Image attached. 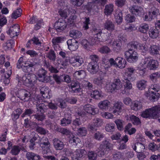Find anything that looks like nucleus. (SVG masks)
Masks as SVG:
<instances>
[{"label": "nucleus", "mask_w": 160, "mask_h": 160, "mask_svg": "<svg viewBox=\"0 0 160 160\" xmlns=\"http://www.w3.org/2000/svg\"><path fill=\"white\" fill-rule=\"evenodd\" d=\"M24 62L23 58L22 57H21L18 61L17 63V68L18 69H22V70L25 72H29L31 68L33 67L36 65V63L31 62L30 61H27L24 63L23 65L22 63Z\"/></svg>", "instance_id": "obj_1"}, {"label": "nucleus", "mask_w": 160, "mask_h": 160, "mask_svg": "<svg viewBox=\"0 0 160 160\" xmlns=\"http://www.w3.org/2000/svg\"><path fill=\"white\" fill-rule=\"evenodd\" d=\"M40 147L42 150V153L44 154H47L51 151V145L48 139L46 137H43L40 138L38 141Z\"/></svg>", "instance_id": "obj_2"}, {"label": "nucleus", "mask_w": 160, "mask_h": 160, "mask_svg": "<svg viewBox=\"0 0 160 160\" xmlns=\"http://www.w3.org/2000/svg\"><path fill=\"white\" fill-rule=\"evenodd\" d=\"M155 106L146 109L142 112L141 116L144 118L149 119H156L159 117V115L156 114Z\"/></svg>", "instance_id": "obj_3"}, {"label": "nucleus", "mask_w": 160, "mask_h": 160, "mask_svg": "<svg viewBox=\"0 0 160 160\" xmlns=\"http://www.w3.org/2000/svg\"><path fill=\"white\" fill-rule=\"evenodd\" d=\"M36 79V76L34 74H28L23 76L18 79V82L22 83L26 86L29 87L32 82Z\"/></svg>", "instance_id": "obj_4"}, {"label": "nucleus", "mask_w": 160, "mask_h": 160, "mask_svg": "<svg viewBox=\"0 0 160 160\" xmlns=\"http://www.w3.org/2000/svg\"><path fill=\"white\" fill-rule=\"evenodd\" d=\"M124 55L126 60L130 63L135 62L138 59V54L132 49H129L128 51H126Z\"/></svg>", "instance_id": "obj_5"}, {"label": "nucleus", "mask_w": 160, "mask_h": 160, "mask_svg": "<svg viewBox=\"0 0 160 160\" xmlns=\"http://www.w3.org/2000/svg\"><path fill=\"white\" fill-rule=\"evenodd\" d=\"M122 87V82L119 79H114V82L109 83L106 86V88L108 92H113L115 90L120 89Z\"/></svg>", "instance_id": "obj_6"}, {"label": "nucleus", "mask_w": 160, "mask_h": 160, "mask_svg": "<svg viewBox=\"0 0 160 160\" xmlns=\"http://www.w3.org/2000/svg\"><path fill=\"white\" fill-rule=\"evenodd\" d=\"M141 61L146 68H148L150 70L155 69L158 66L157 61L149 58H145Z\"/></svg>", "instance_id": "obj_7"}, {"label": "nucleus", "mask_w": 160, "mask_h": 160, "mask_svg": "<svg viewBox=\"0 0 160 160\" xmlns=\"http://www.w3.org/2000/svg\"><path fill=\"white\" fill-rule=\"evenodd\" d=\"M47 72L43 68L39 69L38 72V80L42 82H47L50 81L51 77L46 75Z\"/></svg>", "instance_id": "obj_8"}, {"label": "nucleus", "mask_w": 160, "mask_h": 160, "mask_svg": "<svg viewBox=\"0 0 160 160\" xmlns=\"http://www.w3.org/2000/svg\"><path fill=\"white\" fill-rule=\"evenodd\" d=\"M17 95L18 98L23 101L27 102L30 99L31 94L30 92L22 89L18 91Z\"/></svg>", "instance_id": "obj_9"}, {"label": "nucleus", "mask_w": 160, "mask_h": 160, "mask_svg": "<svg viewBox=\"0 0 160 160\" xmlns=\"http://www.w3.org/2000/svg\"><path fill=\"white\" fill-rule=\"evenodd\" d=\"M92 34L94 36V37L91 39V43L93 44L98 40L100 41L101 39L100 35L102 31L99 29L93 28L92 30Z\"/></svg>", "instance_id": "obj_10"}, {"label": "nucleus", "mask_w": 160, "mask_h": 160, "mask_svg": "<svg viewBox=\"0 0 160 160\" xmlns=\"http://www.w3.org/2000/svg\"><path fill=\"white\" fill-rule=\"evenodd\" d=\"M66 22L62 19H59L54 25V27L58 32H61L66 28Z\"/></svg>", "instance_id": "obj_11"}, {"label": "nucleus", "mask_w": 160, "mask_h": 160, "mask_svg": "<svg viewBox=\"0 0 160 160\" xmlns=\"http://www.w3.org/2000/svg\"><path fill=\"white\" fill-rule=\"evenodd\" d=\"M20 31L19 27L18 24H15L11 27L7 33L10 35L11 38H12L17 36Z\"/></svg>", "instance_id": "obj_12"}, {"label": "nucleus", "mask_w": 160, "mask_h": 160, "mask_svg": "<svg viewBox=\"0 0 160 160\" xmlns=\"http://www.w3.org/2000/svg\"><path fill=\"white\" fill-rule=\"evenodd\" d=\"M112 147V144L110 143L109 142L106 140L102 142V143L99 147V150H101L103 153L102 155H104L106 150H110Z\"/></svg>", "instance_id": "obj_13"}, {"label": "nucleus", "mask_w": 160, "mask_h": 160, "mask_svg": "<svg viewBox=\"0 0 160 160\" xmlns=\"http://www.w3.org/2000/svg\"><path fill=\"white\" fill-rule=\"evenodd\" d=\"M84 110L87 113L92 115H94L98 112V109L92 105L87 104L83 107Z\"/></svg>", "instance_id": "obj_14"}, {"label": "nucleus", "mask_w": 160, "mask_h": 160, "mask_svg": "<svg viewBox=\"0 0 160 160\" xmlns=\"http://www.w3.org/2000/svg\"><path fill=\"white\" fill-rule=\"evenodd\" d=\"M130 12L133 14L141 16L144 12L143 9L140 6L133 5L129 8Z\"/></svg>", "instance_id": "obj_15"}, {"label": "nucleus", "mask_w": 160, "mask_h": 160, "mask_svg": "<svg viewBox=\"0 0 160 160\" xmlns=\"http://www.w3.org/2000/svg\"><path fill=\"white\" fill-rule=\"evenodd\" d=\"M88 70L92 74L96 73L99 70V66L98 63L92 62L89 63L88 66Z\"/></svg>", "instance_id": "obj_16"}, {"label": "nucleus", "mask_w": 160, "mask_h": 160, "mask_svg": "<svg viewBox=\"0 0 160 160\" xmlns=\"http://www.w3.org/2000/svg\"><path fill=\"white\" fill-rule=\"evenodd\" d=\"M93 83L99 87L103 86L105 83L104 74L101 73L98 77L95 78L93 80Z\"/></svg>", "instance_id": "obj_17"}, {"label": "nucleus", "mask_w": 160, "mask_h": 160, "mask_svg": "<svg viewBox=\"0 0 160 160\" xmlns=\"http://www.w3.org/2000/svg\"><path fill=\"white\" fill-rule=\"evenodd\" d=\"M67 44L68 49L71 51H75L78 48V42L74 39L68 40Z\"/></svg>", "instance_id": "obj_18"}, {"label": "nucleus", "mask_w": 160, "mask_h": 160, "mask_svg": "<svg viewBox=\"0 0 160 160\" xmlns=\"http://www.w3.org/2000/svg\"><path fill=\"white\" fill-rule=\"evenodd\" d=\"M85 151L83 149H78L74 152L72 156L73 160H80L85 155Z\"/></svg>", "instance_id": "obj_19"}, {"label": "nucleus", "mask_w": 160, "mask_h": 160, "mask_svg": "<svg viewBox=\"0 0 160 160\" xmlns=\"http://www.w3.org/2000/svg\"><path fill=\"white\" fill-rule=\"evenodd\" d=\"M123 106L122 103L121 102H115L113 106L114 110L113 113L116 115L120 114L122 111V107Z\"/></svg>", "instance_id": "obj_20"}, {"label": "nucleus", "mask_w": 160, "mask_h": 160, "mask_svg": "<svg viewBox=\"0 0 160 160\" xmlns=\"http://www.w3.org/2000/svg\"><path fill=\"white\" fill-rule=\"evenodd\" d=\"M53 145L56 150H61L63 149L64 146L62 142L57 138H54L52 141Z\"/></svg>", "instance_id": "obj_21"}, {"label": "nucleus", "mask_w": 160, "mask_h": 160, "mask_svg": "<svg viewBox=\"0 0 160 160\" xmlns=\"http://www.w3.org/2000/svg\"><path fill=\"white\" fill-rule=\"evenodd\" d=\"M83 62V58L79 56H74L69 58V63L74 66V63L78 66H80Z\"/></svg>", "instance_id": "obj_22"}, {"label": "nucleus", "mask_w": 160, "mask_h": 160, "mask_svg": "<svg viewBox=\"0 0 160 160\" xmlns=\"http://www.w3.org/2000/svg\"><path fill=\"white\" fill-rule=\"evenodd\" d=\"M71 114L69 113H65L64 118L61 120V124L62 126H65L70 124L71 122Z\"/></svg>", "instance_id": "obj_23"}, {"label": "nucleus", "mask_w": 160, "mask_h": 160, "mask_svg": "<svg viewBox=\"0 0 160 160\" xmlns=\"http://www.w3.org/2000/svg\"><path fill=\"white\" fill-rule=\"evenodd\" d=\"M126 61L124 59L120 57H118L116 59V67L120 68H124L126 65Z\"/></svg>", "instance_id": "obj_24"}, {"label": "nucleus", "mask_w": 160, "mask_h": 160, "mask_svg": "<svg viewBox=\"0 0 160 160\" xmlns=\"http://www.w3.org/2000/svg\"><path fill=\"white\" fill-rule=\"evenodd\" d=\"M114 18L118 24H120L122 21V13L120 10H117L114 14Z\"/></svg>", "instance_id": "obj_25"}, {"label": "nucleus", "mask_w": 160, "mask_h": 160, "mask_svg": "<svg viewBox=\"0 0 160 160\" xmlns=\"http://www.w3.org/2000/svg\"><path fill=\"white\" fill-rule=\"evenodd\" d=\"M26 158L28 160H40V156L33 152H28L26 154Z\"/></svg>", "instance_id": "obj_26"}, {"label": "nucleus", "mask_w": 160, "mask_h": 160, "mask_svg": "<svg viewBox=\"0 0 160 160\" xmlns=\"http://www.w3.org/2000/svg\"><path fill=\"white\" fill-rule=\"evenodd\" d=\"M159 31L156 27L151 28L149 31L150 37L153 39L157 38L158 36Z\"/></svg>", "instance_id": "obj_27"}, {"label": "nucleus", "mask_w": 160, "mask_h": 160, "mask_svg": "<svg viewBox=\"0 0 160 160\" xmlns=\"http://www.w3.org/2000/svg\"><path fill=\"white\" fill-rule=\"evenodd\" d=\"M132 147L134 150L138 153H140L143 151L145 148L144 145L140 142L136 143Z\"/></svg>", "instance_id": "obj_28"}, {"label": "nucleus", "mask_w": 160, "mask_h": 160, "mask_svg": "<svg viewBox=\"0 0 160 160\" xmlns=\"http://www.w3.org/2000/svg\"><path fill=\"white\" fill-rule=\"evenodd\" d=\"M110 104V102L108 100H104L100 102L98 106L101 109L106 110L108 109Z\"/></svg>", "instance_id": "obj_29"}, {"label": "nucleus", "mask_w": 160, "mask_h": 160, "mask_svg": "<svg viewBox=\"0 0 160 160\" xmlns=\"http://www.w3.org/2000/svg\"><path fill=\"white\" fill-rule=\"evenodd\" d=\"M115 27L113 22L108 20H107L104 24V28L109 31H112L114 30Z\"/></svg>", "instance_id": "obj_30"}, {"label": "nucleus", "mask_w": 160, "mask_h": 160, "mask_svg": "<svg viewBox=\"0 0 160 160\" xmlns=\"http://www.w3.org/2000/svg\"><path fill=\"white\" fill-rule=\"evenodd\" d=\"M114 5L112 4H109L105 6L104 12L106 15H110L114 10Z\"/></svg>", "instance_id": "obj_31"}, {"label": "nucleus", "mask_w": 160, "mask_h": 160, "mask_svg": "<svg viewBox=\"0 0 160 160\" xmlns=\"http://www.w3.org/2000/svg\"><path fill=\"white\" fill-rule=\"evenodd\" d=\"M131 107L132 109L138 111L142 108V103L140 101H135L132 103Z\"/></svg>", "instance_id": "obj_32"}, {"label": "nucleus", "mask_w": 160, "mask_h": 160, "mask_svg": "<svg viewBox=\"0 0 160 160\" xmlns=\"http://www.w3.org/2000/svg\"><path fill=\"white\" fill-rule=\"evenodd\" d=\"M73 75L77 79H82L85 78L86 74L84 71L81 70L75 72Z\"/></svg>", "instance_id": "obj_33"}, {"label": "nucleus", "mask_w": 160, "mask_h": 160, "mask_svg": "<svg viewBox=\"0 0 160 160\" xmlns=\"http://www.w3.org/2000/svg\"><path fill=\"white\" fill-rule=\"evenodd\" d=\"M146 69V67L141 61L137 67V70L138 71V73L140 76H143L145 74V69Z\"/></svg>", "instance_id": "obj_34"}, {"label": "nucleus", "mask_w": 160, "mask_h": 160, "mask_svg": "<svg viewBox=\"0 0 160 160\" xmlns=\"http://www.w3.org/2000/svg\"><path fill=\"white\" fill-rule=\"evenodd\" d=\"M129 118L132 123L135 125H140L141 121L139 118L134 115H130Z\"/></svg>", "instance_id": "obj_35"}, {"label": "nucleus", "mask_w": 160, "mask_h": 160, "mask_svg": "<svg viewBox=\"0 0 160 160\" xmlns=\"http://www.w3.org/2000/svg\"><path fill=\"white\" fill-rule=\"evenodd\" d=\"M65 38L63 37H55L52 39V42L54 48L56 46L58 43H61L64 40Z\"/></svg>", "instance_id": "obj_36"}, {"label": "nucleus", "mask_w": 160, "mask_h": 160, "mask_svg": "<svg viewBox=\"0 0 160 160\" xmlns=\"http://www.w3.org/2000/svg\"><path fill=\"white\" fill-rule=\"evenodd\" d=\"M148 12L152 17L153 19L156 18L159 14V9L154 7H152L151 8L150 11Z\"/></svg>", "instance_id": "obj_37"}, {"label": "nucleus", "mask_w": 160, "mask_h": 160, "mask_svg": "<svg viewBox=\"0 0 160 160\" xmlns=\"http://www.w3.org/2000/svg\"><path fill=\"white\" fill-rule=\"evenodd\" d=\"M149 26L145 23L141 24L139 26L138 30L140 32L142 33H146L148 30Z\"/></svg>", "instance_id": "obj_38"}, {"label": "nucleus", "mask_w": 160, "mask_h": 160, "mask_svg": "<svg viewBox=\"0 0 160 160\" xmlns=\"http://www.w3.org/2000/svg\"><path fill=\"white\" fill-rule=\"evenodd\" d=\"M160 87L159 85L157 84H154L152 85L150 88L149 89V92L154 93L158 92L160 90Z\"/></svg>", "instance_id": "obj_39"}, {"label": "nucleus", "mask_w": 160, "mask_h": 160, "mask_svg": "<svg viewBox=\"0 0 160 160\" xmlns=\"http://www.w3.org/2000/svg\"><path fill=\"white\" fill-rule=\"evenodd\" d=\"M71 37L75 38H79L82 36V33L78 30H72L70 32Z\"/></svg>", "instance_id": "obj_40"}, {"label": "nucleus", "mask_w": 160, "mask_h": 160, "mask_svg": "<svg viewBox=\"0 0 160 160\" xmlns=\"http://www.w3.org/2000/svg\"><path fill=\"white\" fill-rule=\"evenodd\" d=\"M147 81L141 80L137 82V85L138 88L140 90H143L147 86Z\"/></svg>", "instance_id": "obj_41"}, {"label": "nucleus", "mask_w": 160, "mask_h": 160, "mask_svg": "<svg viewBox=\"0 0 160 160\" xmlns=\"http://www.w3.org/2000/svg\"><path fill=\"white\" fill-rule=\"evenodd\" d=\"M158 46L155 45H152L151 46L149 49V52L151 55H155L159 54Z\"/></svg>", "instance_id": "obj_42"}, {"label": "nucleus", "mask_w": 160, "mask_h": 160, "mask_svg": "<svg viewBox=\"0 0 160 160\" xmlns=\"http://www.w3.org/2000/svg\"><path fill=\"white\" fill-rule=\"evenodd\" d=\"M46 56L50 60L54 61L56 58V55L54 51L50 50L46 54Z\"/></svg>", "instance_id": "obj_43"}, {"label": "nucleus", "mask_w": 160, "mask_h": 160, "mask_svg": "<svg viewBox=\"0 0 160 160\" xmlns=\"http://www.w3.org/2000/svg\"><path fill=\"white\" fill-rule=\"evenodd\" d=\"M32 117H34V118L37 120L38 121H42L45 119V115L43 113H37L35 114L32 115Z\"/></svg>", "instance_id": "obj_44"}, {"label": "nucleus", "mask_w": 160, "mask_h": 160, "mask_svg": "<svg viewBox=\"0 0 160 160\" xmlns=\"http://www.w3.org/2000/svg\"><path fill=\"white\" fill-rule=\"evenodd\" d=\"M87 155L89 160H96L97 159V154L94 151L88 152Z\"/></svg>", "instance_id": "obj_45"}, {"label": "nucleus", "mask_w": 160, "mask_h": 160, "mask_svg": "<svg viewBox=\"0 0 160 160\" xmlns=\"http://www.w3.org/2000/svg\"><path fill=\"white\" fill-rule=\"evenodd\" d=\"M22 10L21 9H18L14 11L12 13L11 16L12 18L16 19L18 17L21 16L22 13Z\"/></svg>", "instance_id": "obj_46"}, {"label": "nucleus", "mask_w": 160, "mask_h": 160, "mask_svg": "<svg viewBox=\"0 0 160 160\" xmlns=\"http://www.w3.org/2000/svg\"><path fill=\"white\" fill-rule=\"evenodd\" d=\"M98 51L102 54H107L110 52L111 50L109 48L105 46L99 48Z\"/></svg>", "instance_id": "obj_47"}, {"label": "nucleus", "mask_w": 160, "mask_h": 160, "mask_svg": "<svg viewBox=\"0 0 160 160\" xmlns=\"http://www.w3.org/2000/svg\"><path fill=\"white\" fill-rule=\"evenodd\" d=\"M123 29L126 32H131L136 30V28L134 25L132 24H126Z\"/></svg>", "instance_id": "obj_48"}, {"label": "nucleus", "mask_w": 160, "mask_h": 160, "mask_svg": "<svg viewBox=\"0 0 160 160\" xmlns=\"http://www.w3.org/2000/svg\"><path fill=\"white\" fill-rule=\"evenodd\" d=\"M125 20L127 22L131 23L135 21V18L133 15L128 14L125 17Z\"/></svg>", "instance_id": "obj_49"}, {"label": "nucleus", "mask_w": 160, "mask_h": 160, "mask_svg": "<svg viewBox=\"0 0 160 160\" xmlns=\"http://www.w3.org/2000/svg\"><path fill=\"white\" fill-rule=\"evenodd\" d=\"M150 79L152 81H156L160 77V72H157L151 74L149 76Z\"/></svg>", "instance_id": "obj_50"}, {"label": "nucleus", "mask_w": 160, "mask_h": 160, "mask_svg": "<svg viewBox=\"0 0 160 160\" xmlns=\"http://www.w3.org/2000/svg\"><path fill=\"white\" fill-rule=\"evenodd\" d=\"M94 138L97 140L100 141L104 137V135L99 132H97L93 135Z\"/></svg>", "instance_id": "obj_51"}, {"label": "nucleus", "mask_w": 160, "mask_h": 160, "mask_svg": "<svg viewBox=\"0 0 160 160\" xmlns=\"http://www.w3.org/2000/svg\"><path fill=\"white\" fill-rule=\"evenodd\" d=\"M46 108V106L44 103H41L37 105V109L38 111L42 113L44 112Z\"/></svg>", "instance_id": "obj_52"}, {"label": "nucleus", "mask_w": 160, "mask_h": 160, "mask_svg": "<svg viewBox=\"0 0 160 160\" xmlns=\"http://www.w3.org/2000/svg\"><path fill=\"white\" fill-rule=\"evenodd\" d=\"M48 88L47 87H43L40 89L41 93L44 98L48 97L47 95L48 94Z\"/></svg>", "instance_id": "obj_53"}, {"label": "nucleus", "mask_w": 160, "mask_h": 160, "mask_svg": "<svg viewBox=\"0 0 160 160\" xmlns=\"http://www.w3.org/2000/svg\"><path fill=\"white\" fill-rule=\"evenodd\" d=\"M69 141L70 143H73L74 145H76L79 142L80 140L77 137L73 136L70 138Z\"/></svg>", "instance_id": "obj_54"}, {"label": "nucleus", "mask_w": 160, "mask_h": 160, "mask_svg": "<svg viewBox=\"0 0 160 160\" xmlns=\"http://www.w3.org/2000/svg\"><path fill=\"white\" fill-rule=\"evenodd\" d=\"M138 49L141 50L142 54L144 55L148 50V47L146 45L140 43L138 45Z\"/></svg>", "instance_id": "obj_55"}, {"label": "nucleus", "mask_w": 160, "mask_h": 160, "mask_svg": "<svg viewBox=\"0 0 160 160\" xmlns=\"http://www.w3.org/2000/svg\"><path fill=\"white\" fill-rule=\"evenodd\" d=\"M92 97L96 99H98L101 96V93L97 90L93 91L91 94Z\"/></svg>", "instance_id": "obj_56"}, {"label": "nucleus", "mask_w": 160, "mask_h": 160, "mask_svg": "<svg viewBox=\"0 0 160 160\" xmlns=\"http://www.w3.org/2000/svg\"><path fill=\"white\" fill-rule=\"evenodd\" d=\"M36 24L35 25L34 29L36 30H38L43 25V20L42 19L37 20V22H36Z\"/></svg>", "instance_id": "obj_57"}, {"label": "nucleus", "mask_w": 160, "mask_h": 160, "mask_svg": "<svg viewBox=\"0 0 160 160\" xmlns=\"http://www.w3.org/2000/svg\"><path fill=\"white\" fill-rule=\"evenodd\" d=\"M114 125L111 123H108L106 125L105 128L106 130L110 132H112L114 130Z\"/></svg>", "instance_id": "obj_58"}, {"label": "nucleus", "mask_w": 160, "mask_h": 160, "mask_svg": "<svg viewBox=\"0 0 160 160\" xmlns=\"http://www.w3.org/2000/svg\"><path fill=\"white\" fill-rule=\"evenodd\" d=\"M93 123L96 127L101 126L102 124V120L99 118H96L93 119Z\"/></svg>", "instance_id": "obj_59"}, {"label": "nucleus", "mask_w": 160, "mask_h": 160, "mask_svg": "<svg viewBox=\"0 0 160 160\" xmlns=\"http://www.w3.org/2000/svg\"><path fill=\"white\" fill-rule=\"evenodd\" d=\"M72 4L75 6H80L83 3L84 0H71Z\"/></svg>", "instance_id": "obj_60"}, {"label": "nucleus", "mask_w": 160, "mask_h": 160, "mask_svg": "<svg viewBox=\"0 0 160 160\" xmlns=\"http://www.w3.org/2000/svg\"><path fill=\"white\" fill-rule=\"evenodd\" d=\"M115 122L119 130H121L122 129L123 127L122 120L120 119H117L115 121Z\"/></svg>", "instance_id": "obj_61"}, {"label": "nucleus", "mask_w": 160, "mask_h": 160, "mask_svg": "<svg viewBox=\"0 0 160 160\" xmlns=\"http://www.w3.org/2000/svg\"><path fill=\"white\" fill-rule=\"evenodd\" d=\"M20 151V148L17 146H14L12 149L11 152L14 155H17Z\"/></svg>", "instance_id": "obj_62"}, {"label": "nucleus", "mask_w": 160, "mask_h": 160, "mask_svg": "<svg viewBox=\"0 0 160 160\" xmlns=\"http://www.w3.org/2000/svg\"><path fill=\"white\" fill-rule=\"evenodd\" d=\"M78 132L80 135L85 136L87 133V130L85 128L82 127L78 129Z\"/></svg>", "instance_id": "obj_63"}, {"label": "nucleus", "mask_w": 160, "mask_h": 160, "mask_svg": "<svg viewBox=\"0 0 160 160\" xmlns=\"http://www.w3.org/2000/svg\"><path fill=\"white\" fill-rule=\"evenodd\" d=\"M123 153L117 152L113 154V158L114 159L117 160L123 158Z\"/></svg>", "instance_id": "obj_64"}]
</instances>
